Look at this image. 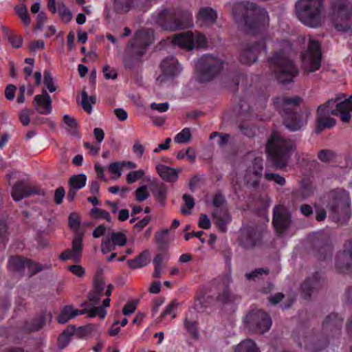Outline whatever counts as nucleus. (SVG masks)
<instances>
[{
    "mask_svg": "<svg viewBox=\"0 0 352 352\" xmlns=\"http://www.w3.org/2000/svg\"><path fill=\"white\" fill-rule=\"evenodd\" d=\"M232 14L235 22L252 34L263 31L269 23L267 12L253 3H234L232 5Z\"/></svg>",
    "mask_w": 352,
    "mask_h": 352,
    "instance_id": "f257e3e1",
    "label": "nucleus"
},
{
    "mask_svg": "<svg viewBox=\"0 0 352 352\" xmlns=\"http://www.w3.org/2000/svg\"><path fill=\"white\" fill-rule=\"evenodd\" d=\"M351 112H352V95L349 98L342 102L340 101L339 98L329 100L318 108V131L324 128L334 126L336 121L330 117V115H339L342 122H347L351 119Z\"/></svg>",
    "mask_w": 352,
    "mask_h": 352,
    "instance_id": "f03ea898",
    "label": "nucleus"
},
{
    "mask_svg": "<svg viewBox=\"0 0 352 352\" xmlns=\"http://www.w3.org/2000/svg\"><path fill=\"white\" fill-rule=\"evenodd\" d=\"M302 101L298 96L286 97L279 96L274 99V103L285 119V126L291 131L300 129L306 124L309 117V111L293 113V109Z\"/></svg>",
    "mask_w": 352,
    "mask_h": 352,
    "instance_id": "7ed1b4c3",
    "label": "nucleus"
},
{
    "mask_svg": "<svg viewBox=\"0 0 352 352\" xmlns=\"http://www.w3.org/2000/svg\"><path fill=\"white\" fill-rule=\"evenodd\" d=\"M323 0H299L296 3V14L305 25L316 28L323 21L322 8Z\"/></svg>",
    "mask_w": 352,
    "mask_h": 352,
    "instance_id": "20e7f679",
    "label": "nucleus"
},
{
    "mask_svg": "<svg viewBox=\"0 0 352 352\" xmlns=\"http://www.w3.org/2000/svg\"><path fill=\"white\" fill-rule=\"evenodd\" d=\"M291 49L288 43L284 44V50L275 53L270 58L271 67L274 68L277 79L282 82H291L296 76L298 70L293 62L286 55Z\"/></svg>",
    "mask_w": 352,
    "mask_h": 352,
    "instance_id": "39448f33",
    "label": "nucleus"
},
{
    "mask_svg": "<svg viewBox=\"0 0 352 352\" xmlns=\"http://www.w3.org/2000/svg\"><path fill=\"white\" fill-rule=\"evenodd\" d=\"M292 148L289 140L284 139L280 134L274 132L267 143V151L269 156L278 167L285 166Z\"/></svg>",
    "mask_w": 352,
    "mask_h": 352,
    "instance_id": "423d86ee",
    "label": "nucleus"
},
{
    "mask_svg": "<svg viewBox=\"0 0 352 352\" xmlns=\"http://www.w3.org/2000/svg\"><path fill=\"white\" fill-rule=\"evenodd\" d=\"M331 17L338 30L349 31L351 28L350 20L352 18V3L343 0H333Z\"/></svg>",
    "mask_w": 352,
    "mask_h": 352,
    "instance_id": "0eeeda50",
    "label": "nucleus"
},
{
    "mask_svg": "<svg viewBox=\"0 0 352 352\" xmlns=\"http://www.w3.org/2000/svg\"><path fill=\"white\" fill-rule=\"evenodd\" d=\"M224 63L211 55H204L196 64V79L200 82L210 80L223 67Z\"/></svg>",
    "mask_w": 352,
    "mask_h": 352,
    "instance_id": "6e6552de",
    "label": "nucleus"
},
{
    "mask_svg": "<svg viewBox=\"0 0 352 352\" xmlns=\"http://www.w3.org/2000/svg\"><path fill=\"white\" fill-rule=\"evenodd\" d=\"M243 323L250 331L263 333L269 330L272 325V320L267 314L254 308L245 316Z\"/></svg>",
    "mask_w": 352,
    "mask_h": 352,
    "instance_id": "1a4fd4ad",
    "label": "nucleus"
},
{
    "mask_svg": "<svg viewBox=\"0 0 352 352\" xmlns=\"http://www.w3.org/2000/svg\"><path fill=\"white\" fill-rule=\"evenodd\" d=\"M321 50L320 43L313 39H309L308 47L302 56V69L305 72H314L321 65Z\"/></svg>",
    "mask_w": 352,
    "mask_h": 352,
    "instance_id": "9d476101",
    "label": "nucleus"
},
{
    "mask_svg": "<svg viewBox=\"0 0 352 352\" xmlns=\"http://www.w3.org/2000/svg\"><path fill=\"white\" fill-rule=\"evenodd\" d=\"M87 314L89 318H94L98 316L103 319L107 315V311L104 307H91L84 308L82 310L75 309L72 305H65L60 311L57 317V321L59 324H65L69 320L76 318L78 315Z\"/></svg>",
    "mask_w": 352,
    "mask_h": 352,
    "instance_id": "9b49d317",
    "label": "nucleus"
},
{
    "mask_svg": "<svg viewBox=\"0 0 352 352\" xmlns=\"http://www.w3.org/2000/svg\"><path fill=\"white\" fill-rule=\"evenodd\" d=\"M171 42L174 45L189 50L195 47H206L207 39L204 34L198 32L188 31L175 34L171 38Z\"/></svg>",
    "mask_w": 352,
    "mask_h": 352,
    "instance_id": "f8f14e48",
    "label": "nucleus"
},
{
    "mask_svg": "<svg viewBox=\"0 0 352 352\" xmlns=\"http://www.w3.org/2000/svg\"><path fill=\"white\" fill-rule=\"evenodd\" d=\"M153 40V32L149 29L138 30L131 41L128 48L131 47L133 54L140 56L144 53V50L151 43Z\"/></svg>",
    "mask_w": 352,
    "mask_h": 352,
    "instance_id": "ddd939ff",
    "label": "nucleus"
},
{
    "mask_svg": "<svg viewBox=\"0 0 352 352\" xmlns=\"http://www.w3.org/2000/svg\"><path fill=\"white\" fill-rule=\"evenodd\" d=\"M8 267L10 271L20 273L27 270L30 276L41 270V267L38 263L20 256H11L8 260Z\"/></svg>",
    "mask_w": 352,
    "mask_h": 352,
    "instance_id": "4468645a",
    "label": "nucleus"
},
{
    "mask_svg": "<svg viewBox=\"0 0 352 352\" xmlns=\"http://www.w3.org/2000/svg\"><path fill=\"white\" fill-rule=\"evenodd\" d=\"M162 74L157 77L160 82H164L168 78H173L182 70V66L174 56H170L163 60L160 65Z\"/></svg>",
    "mask_w": 352,
    "mask_h": 352,
    "instance_id": "2eb2a0df",
    "label": "nucleus"
},
{
    "mask_svg": "<svg viewBox=\"0 0 352 352\" xmlns=\"http://www.w3.org/2000/svg\"><path fill=\"white\" fill-rule=\"evenodd\" d=\"M291 214L284 206L274 208L273 224L278 234H281L289 226Z\"/></svg>",
    "mask_w": 352,
    "mask_h": 352,
    "instance_id": "dca6fc26",
    "label": "nucleus"
},
{
    "mask_svg": "<svg viewBox=\"0 0 352 352\" xmlns=\"http://www.w3.org/2000/svg\"><path fill=\"white\" fill-rule=\"evenodd\" d=\"M263 159L256 157L254 161L248 166L245 173L244 179L248 184L255 186L263 175Z\"/></svg>",
    "mask_w": 352,
    "mask_h": 352,
    "instance_id": "f3484780",
    "label": "nucleus"
},
{
    "mask_svg": "<svg viewBox=\"0 0 352 352\" xmlns=\"http://www.w3.org/2000/svg\"><path fill=\"white\" fill-rule=\"evenodd\" d=\"M332 198V203L330 204V209L335 213L346 212L350 204V199L348 193L344 190H338L332 192L330 194Z\"/></svg>",
    "mask_w": 352,
    "mask_h": 352,
    "instance_id": "a211bd4d",
    "label": "nucleus"
},
{
    "mask_svg": "<svg viewBox=\"0 0 352 352\" xmlns=\"http://www.w3.org/2000/svg\"><path fill=\"white\" fill-rule=\"evenodd\" d=\"M82 250V235H76L72 241L71 249H67L60 255V258L63 261L72 260L74 262L80 261L81 252Z\"/></svg>",
    "mask_w": 352,
    "mask_h": 352,
    "instance_id": "6ab92c4d",
    "label": "nucleus"
},
{
    "mask_svg": "<svg viewBox=\"0 0 352 352\" xmlns=\"http://www.w3.org/2000/svg\"><path fill=\"white\" fill-rule=\"evenodd\" d=\"M52 99L46 90H43L41 94L36 95L33 100V106L36 111L43 115H48L52 111Z\"/></svg>",
    "mask_w": 352,
    "mask_h": 352,
    "instance_id": "aec40b11",
    "label": "nucleus"
},
{
    "mask_svg": "<svg viewBox=\"0 0 352 352\" xmlns=\"http://www.w3.org/2000/svg\"><path fill=\"white\" fill-rule=\"evenodd\" d=\"M336 265L341 270L352 272V240L346 243L343 251L337 255Z\"/></svg>",
    "mask_w": 352,
    "mask_h": 352,
    "instance_id": "412c9836",
    "label": "nucleus"
},
{
    "mask_svg": "<svg viewBox=\"0 0 352 352\" xmlns=\"http://www.w3.org/2000/svg\"><path fill=\"white\" fill-rule=\"evenodd\" d=\"M261 232L253 228H244L241 230L240 241L245 248H251L256 244Z\"/></svg>",
    "mask_w": 352,
    "mask_h": 352,
    "instance_id": "4be33fe9",
    "label": "nucleus"
},
{
    "mask_svg": "<svg viewBox=\"0 0 352 352\" xmlns=\"http://www.w3.org/2000/svg\"><path fill=\"white\" fill-rule=\"evenodd\" d=\"M267 52L266 45L264 43L256 44L253 46L248 47L243 53L241 61L243 64H251L257 60V54Z\"/></svg>",
    "mask_w": 352,
    "mask_h": 352,
    "instance_id": "5701e85b",
    "label": "nucleus"
},
{
    "mask_svg": "<svg viewBox=\"0 0 352 352\" xmlns=\"http://www.w3.org/2000/svg\"><path fill=\"white\" fill-rule=\"evenodd\" d=\"M36 193L37 192L32 190L26 183L19 182L16 184L12 188V197L14 201H19L26 197Z\"/></svg>",
    "mask_w": 352,
    "mask_h": 352,
    "instance_id": "b1692460",
    "label": "nucleus"
},
{
    "mask_svg": "<svg viewBox=\"0 0 352 352\" xmlns=\"http://www.w3.org/2000/svg\"><path fill=\"white\" fill-rule=\"evenodd\" d=\"M156 170L160 177L166 182H174L178 178L179 169H175L164 164H159L156 166Z\"/></svg>",
    "mask_w": 352,
    "mask_h": 352,
    "instance_id": "393cba45",
    "label": "nucleus"
},
{
    "mask_svg": "<svg viewBox=\"0 0 352 352\" xmlns=\"http://www.w3.org/2000/svg\"><path fill=\"white\" fill-rule=\"evenodd\" d=\"M102 295V294H101L98 292H96L94 290H92L91 292H89V294L88 295V299H89V303H87V302L83 303L81 305V306L85 307V308H87L88 307H94V308L95 307H104V309L105 310V308L109 307V305H110V298H107L106 299H104L102 302V306H97V305L98 304V302L100 300Z\"/></svg>",
    "mask_w": 352,
    "mask_h": 352,
    "instance_id": "a878e982",
    "label": "nucleus"
},
{
    "mask_svg": "<svg viewBox=\"0 0 352 352\" xmlns=\"http://www.w3.org/2000/svg\"><path fill=\"white\" fill-rule=\"evenodd\" d=\"M193 25L192 14L186 13L182 16L175 19L174 24L169 26V29L173 30H182L191 28Z\"/></svg>",
    "mask_w": 352,
    "mask_h": 352,
    "instance_id": "bb28decb",
    "label": "nucleus"
},
{
    "mask_svg": "<svg viewBox=\"0 0 352 352\" xmlns=\"http://www.w3.org/2000/svg\"><path fill=\"white\" fill-rule=\"evenodd\" d=\"M217 14L215 11L209 8H201L199 13L197 19L201 25L212 23L215 21Z\"/></svg>",
    "mask_w": 352,
    "mask_h": 352,
    "instance_id": "cd10ccee",
    "label": "nucleus"
},
{
    "mask_svg": "<svg viewBox=\"0 0 352 352\" xmlns=\"http://www.w3.org/2000/svg\"><path fill=\"white\" fill-rule=\"evenodd\" d=\"M213 217L215 219V223L219 227V229L221 232L226 231V224L230 221V216L227 212L226 210H217L213 213Z\"/></svg>",
    "mask_w": 352,
    "mask_h": 352,
    "instance_id": "c85d7f7f",
    "label": "nucleus"
},
{
    "mask_svg": "<svg viewBox=\"0 0 352 352\" xmlns=\"http://www.w3.org/2000/svg\"><path fill=\"white\" fill-rule=\"evenodd\" d=\"M75 332L74 326H68L59 336L58 338V348L59 349H64L70 342L72 336Z\"/></svg>",
    "mask_w": 352,
    "mask_h": 352,
    "instance_id": "c756f323",
    "label": "nucleus"
},
{
    "mask_svg": "<svg viewBox=\"0 0 352 352\" xmlns=\"http://www.w3.org/2000/svg\"><path fill=\"white\" fill-rule=\"evenodd\" d=\"M235 352H261L254 341L247 339L241 341L236 347Z\"/></svg>",
    "mask_w": 352,
    "mask_h": 352,
    "instance_id": "7c9ffc66",
    "label": "nucleus"
},
{
    "mask_svg": "<svg viewBox=\"0 0 352 352\" xmlns=\"http://www.w3.org/2000/svg\"><path fill=\"white\" fill-rule=\"evenodd\" d=\"M149 252L146 250L140 254L136 258L128 261V264L131 268H140L148 263Z\"/></svg>",
    "mask_w": 352,
    "mask_h": 352,
    "instance_id": "2f4dec72",
    "label": "nucleus"
},
{
    "mask_svg": "<svg viewBox=\"0 0 352 352\" xmlns=\"http://www.w3.org/2000/svg\"><path fill=\"white\" fill-rule=\"evenodd\" d=\"M230 282L231 278L230 276L227 275L223 278L222 283L219 285V288L222 289L223 292L221 294L219 295L218 300L223 302L229 301L230 292L228 289V286Z\"/></svg>",
    "mask_w": 352,
    "mask_h": 352,
    "instance_id": "473e14b6",
    "label": "nucleus"
},
{
    "mask_svg": "<svg viewBox=\"0 0 352 352\" xmlns=\"http://www.w3.org/2000/svg\"><path fill=\"white\" fill-rule=\"evenodd\" d=\"M63 127L65 129V130L72 135H75L77 133V121L74 118H72L69 115L63 116Z\"/></svg>",
    "mask_w": 352,
    "mask_h": 352,
    "instance_id": "72a5a7b5",
    "label": "nucleus"
},
{
    "mask_svg": "<svg viewBox=\"0 0 352 352\" xmlns=\"http://www.w3.org/2000/svg\"><path fill=\"white\" fill-rule=\"evenodd\" d=\"M87 182V177L85 174L73 175L69 180V185L71 188L76 190L82 188Z\"/></svg>",
    "mask_w": 352,
    "mask_h": 352,
    "instance_id": "f704fd0d",
    "label": "nucleus"
},
{
    "mask_svg": "<svg viewBox=\"0 0 352 352\" xmlns=\"http://www.w3.org/2000/svg\"><path fill=\"white\" fill-rule=\"evenodd\" d=\"M123 168L121 162L111 163L108 166V170L112 174L111 179H118L122 175Z\"/></svg>",
    "mask_w": 352,
    "mask_h": 352,
    "instance_id": "c9c22d12",
    "label": "nucleus"
},
{
    "mask_svg": "<svg viewBox=\"0 0 352 352\" xmlns=\"http://www.w3.org/2000/svg\"><path fill=\"white\" fill-rule=\"evenodd\" d=\"M192 135L190 129L185 128L175 135L174 141L177 144H184L190 141Z\"/></svg>",
    "mask_w": 352,
    "mask_h": 352,
    "instance_id": "e433bc0d",
    "label": "nucleus"
},
{
    "mask_svg": "<svg viewBox=\"0 0 352 352\" xmlns=\"http://www.w3.org/2000/svg\"><path fill=\"white\" fill-rule=\"evenodd\" d=\"M183 199L185 203V206L181 208V211L184 214H190L191 209L195 206L194 198L191 195L184 194L183 195Z\"/></svg>",
    "mask_w": 352,
    "mask_h": 352,
    "instance_id": "4c0bfd02",
    "label": "nucleus"
},
{
    "mask_svg": "<svg viewBox=\"0 0 352 352\" xmlns=\"http://www.w3.org/2000/svg\"><path fill=\"white\" fill-rule=\"evenodd\" d=\"M91 216L95 219H104L111 221L110 214L104 210L98 208H93L90 211Z\"/></svg>",
    "mask_w": 352,
    "mask_h": 352,
    "instance_id": "58836bf2",
    "label": "nucleus"
},
{
    "mask_svg": "<svg viewBox=\"0 0 352 352\" xmlns=\"http://www.w3.org/2000/svg\"><path fill=\"white\" fill-rule=\"evenodd\" d=\"M145 175V170L143 169H139L130 172L126 175V182L128 184H133L137 182L138 179L142 178Z\"/></svg>",
    "mask_w": 352,
    "mask_h": 352,
    "instance_id": "ea45409f",
    "label": "nucleus"
},
{
    "mask_svg": "<svg viewBox=\"0 0 352 352\" xmlns=\"http://www.w3.org/2000/svg\"><path fill=\"white\" fill-rule=\"evenodd\" d=\"M16 13L18 16L20 17L21 20L22 21L23 23L25 26H28L30 23V19L28 14V9L27 8L22 5L20 7H18L16 9Z\"/></svg>",
    "mask_w": 352,
    "mask_h": 352,
    "instance_id": "a19ab883",
    "label": "nucleus"
},
{
    "mask_svg": "<svg viewBox=\"0 0 352 352\" xmlns=\"http://www.w3.org/2000/svg\"><path fill=\"white\" fill-rule=\"evenodd\" d=\"M166 188L164 186L160 185L156 187L153 191L154 197L160 201L162 205L164 204L166 197Z\"/></svg>",
    "mask_w": 352,
    "mask_h": 352,
    "instance_id": "79ce46f5",
    "label": "nucleus"
},
{
    "mask_svg": "<svg viewBox=\"0 0 352 352\" xmlns=\"http://www.w3.org/2000/svg\"><path fill=\"white\" fill-rule=\"evenodd\" d=\"M43 83L49 91L52 93L56 90V86L54 84V79L48 71H45L44 72Z\"/></svg>",
    "mask_w": 352,
    "mask_h": 352,
    "instance_id": "37998d69",
    "label": "nucleus"
},
{
    "mask_svg": "<svg viewBox=\"0 0 352 352\" xmlns=\"http://www.w3.org/2000/svg\"><path fill=\"white\" fill-rule=\"evenodd\" d=\"M110 238L118 246H124L126 243V237L122 232H112Z\"/></svg>",
    "mask_w": 352,
    "mask_h": 352,
    "instance_id": "c03bdc74",
    "label": "nucleus"
},
{
    "mask_svg": "<svg viewBox=\"0 0 352 352\" xmlns=\"http://www.w3.org/2000/svg\"><path fill=\"white\" fill-rule=\"evenodd\" d=\"M184 326L188 333L193 338H196L198 335L197 329V323L194 320L186 319L184 320Z\"/></svg>",
    "mask_w": 352,
    "mask_h": 352,
    "instance_id": "a18cd8bd",
    "label": "nucleus"
},
{
    "mask_svg": "<svg viewBox=\"0 0 352 352\" xmlns=\"http://www.w3.org/2000/svg\"><path fill=\"white\" fill-rule=\"evenodd\" d=\"M116 245L109 237L104 241L101 243V252L102 254H107L116 249Z\"/></svg>",
    "mask_w": 352,
    "mask_h": 352,
    "instance_id": "49530a36",
    "label": "nucleus"
},
{
    "mask_svg": "<svg viewBox=\"0 0 352 352\" xmlns=\"http://www.w3.org/2000/svg\"><path fill=\"white\" fill-rule=\"evenodd\" d=\"M32 324L28 327L30 331H37L42 328L45 323V317L44 314H41L37 318L34 319Z\"/></svg>",
    "mask_w": 352,
    "mask_h": 352,
    "instance_id": "de8ad7c7",
    "label": "nucleus"
},
{
    "mask_svg": "<svg viewBox=\"0 0 352 352\" xmlns=\"http://www.w3.org/2000/svg\"><path fill=\"white\" fill-rule=\"evenodd\" d=\"M135 198L138 201H143L149 196V193L146 186H142L138 188L135 191Z\"/></svg>",
    "mask_w": 352,
    "mask_h": 352,
    "instance_id": "09e8293b",
    "label": "nucleus"
},
{
    "mask_svg": "<svg viewBox=\"0 0 352 352\" xmlns=\"http://www.w3.org/2000/svg\"><path fill=\"white\" fill-rule=\"evenodd\" d=\"M265 178L268 181H273L274 183L279 186H284L285 184V179L280 175L276 173H266Z\"/></svg>",
    "mask_w": 352,
    "mask_h": 352,
    "instance_id": "8fccbe9b",
    "label": "nucleus"
},
{
    "mask_svg": "<svg viewBox=\"0 0 352 352\" xmlns=\"http://www.w3.org/2000/svg\"><path fill=\"white\" fill-rule=\"evenodd\" d=\"M318 158L322 162H329L335 158L336 154L332 151L324 149L321 150L318 153Z\"/></svg>",
    "mask_w": 352,
    "mask_h": 352,
    "instance_id": "3c124183",
    "label": "nucleus"
},
{
    "mask_svg": "<svg viewBox=\"0 0 352 352\" xmlns=\"http://www.w3.org/2000/svg\"><path fill=\"white\" fill-rule=\"evenodd\" d=\"M68 270H69L74 275L82 278L84 276L85 274V268L80 265H73L67 267Z\"/></svg>",
    "mask_w": 352,
    "mask_h": 352,
    "instance_id": "603ef678",
    "label": "nucleus"
},
{
    "mask_svg": "<svg viewBox=\"0 0 352 352\" xmlns=\"http://www.w3.org/2000/svg\"><path fill=\"white\" fill-rule=\"evenodd\" d=\"M32 111L29 109H23L19 113V120L23 125L27 126L30 123V116Z\"/></svg>",
    "mask_w": 352,
    "mask_h": 352,
    "instance_id": "864d4df0",
    "label": "nucleus"
},
{
    "mask_svg": "<svg viewBox=\"0 0 352 352\" xmlns=\"http://www.w3.org/2000/svg\"><path fill=\"white\" fill-rule=\"evenodd\" d=\"M217 136H219V140H218V144L220 146H225L228 142L229 135H227V134H219L217 132H213L210 135V139H213V138H214Z\"/></svg>",
    "mask_w": 352,
    "mask_h": 352,
    "instance_id": "5fc2aeb1",
    "label": "nucleus"
},
{
    "mask_svg": "<svg viewBox=\"0 0 352 352\" xmlns=\"http://www.w3.org/2000/svg\"><path fill=\"white\" fill-rule=\"evenodd\" d=\"M81 104L82 108L88 113H91L92 110L91 104L88 100V95L86 91L82 92V101Z\"/></svg>",
    "mask_w": 352,
    "mask_h": 352,
    "instance_id": "6e6d98bb",
    "label": "nucleus"
},
{
    "mask_svg": "<svg viewBox=\"0 0 352 352\" xmlns=\"http://www.w3.org/2000/svg\"><path fill=\"white\" fill-rule=\"evenodd\" d=\"M268 273V270H264V269H256L254 271L250 272V273H247L245 274V277L248 278V279H252V280H256V278H259V277L263 274H267Z\"/></svg>",
    "mask_w": 352,
    "mask_h": 352,
    "instance_id": "4d7b16f0",
    "label": "nucleus"
},
{
    "mask_svg": "<svg viewBox=\"0 0 352 352\" xmlns=\"http://www.w3.org/2000/svg\"><path fill=\"white\" fill-rule=\"evenodd\" d=\"M151 109L152 110L157 111L158 112H166L169 109V104L168 102L162 103H151Z\"/></svg>",
    "mask_w": 352,
    "mask_h": 352,
    "instance_id": "13d9d810",
    "label": "nucleus"
},
{
    "mask_svg": "<svg viewBox=\"0 0 352 352\" xmlns=\"http://www.w3.org/2000/svg\"><path fill=\"white\" fill-rule=\"evenodd\" d=\"M342 319L338 316V314H331L325 320L324 324L328 325L332 324L333 325H338L340 324Z\"/></svg>",
    "mask_w": 352,
    "mask_h": 352,
    "instance_id": "bf43d9fd",
    "label": "nucleus"
},
{
    "mask_svg": "<svg viewBox=\"0 0 352 352\" xmlns=\"http://www.w3.org/2000/svg\"><path fill=\"white\" fill-rule=\"evenodd\" d=\"M210 221L205 214H201L198 222L199 227L203 229H208L210 227Z\"/></svg>",
    "mask_w": 352,
    "mask_h": 352,
    "instance_id": "052dcab7",
    "label": "nucleus"
},
{
    "mask_svg": "<svg viewBox=\"0 0 352 352\" xmlns=\"http://www.w3.org/2000/svg\"><path fill=\"white\" fill-rule=\"evenodd\" d=\"M103 73L106 79L114 80L117 78V72L116 70L111 69L108 65L104 66Z\"/></svg>",
    "mask_w": 352,
    "mask_h": 352,
    "instance_id": "680f3d73",
    "label": "nucleus"
},
{
    "mask_svg": "<svg viewBox=\"0 0 352 352\" xmlns=\"http://www.w3.org/2000/svg\"><path fill=\"white\" fill-rule=\"evenodd\" d=\"M69 224L71 228L77 230L80 226V219L76 214H71L69 217Z\"/></svg>",
    "mask_w": 352,
    "mask_h": 352,
    "instance_id": "e2e57ef3",
    "label": "nucleus"
},
{
    "mask_svg": "<svg viewBox=\"0 0 352 352\" xmlns=\"http://www.w3.org/2000/svg\"><path fill=\"white\" fill-rule=\"evenodd\" d=\"M58 12L62 19L65 21L67 22L71 20L72 13L69 11V10L65 8V6L60 8Z\"/></svg>",
    "mask_w": 352,
    "mask_h": 352,
    "instance_id": "0e129e2a",
    "label": "nucleus"
},
{
    "mask_svg": "<svg viewBox=\"0 0 352 352\" xmlns=\"http://www.w3.org/2000/svg\"><path fill=\"white\" fill-rule=\"evenodd\" d=\"M105 283L102 279L96 278L94 280V289L96 292H98L101 294H103L104 291Z\"/></svg>",
    "mask_w": 352,
    "mask_h": 352,
    "instance_id": "69168bd1",
    "label": "nucleus"
},
{
    "mask_svg": "<svg viewBox=\"0 0 352 352\" xmlns=\"http://www.w3.org/2000/svg\"><path fill=\"white\" fill-rule=\"evenodd\" d=\"M65 189L63 187L58 188L54 192V201L56 202V204H61L65 197Z\"/></svg>",
    "mask_w": 352,
    "mask_h": 352,
    "instance_id": "338daca9",
    "label": "nucleus"
},
{
    "mask_svg": "<svg viewBox=\"0 0 352 352\" xmlns=\"http://www.w3.org/2000/svg\"><path fill=\"white\" fill-rule=\"evenodd\" d=\"M138 61V57H133L131 55H126L124 60V64L125 67L132 68Z\"/></svg>",
    "mask_w": 352,
    "mask_h": 352,
    "instance_id": "774afa93",
    "label": "nucleus"
}]
</instances>
